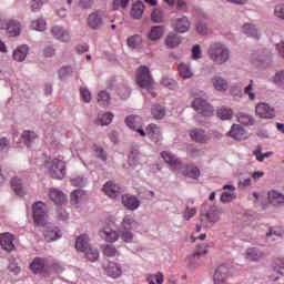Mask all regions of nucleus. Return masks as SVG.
I'll return each instance as SVG.
<instances>
[{"label": "nucleus", "instance_id": "23", "mask_svg": "<svg viewBox=\"0 0 284 284\" xmlns=\"http://www.w3.org/2000/svg\"><path fill=\"white\" fill-rule=\"evenodd\" d=\"M88 199V195L85 194V191L83 190H74L71 193V200L70 203L73 205V207H81L83 205V202Z\"/></svg>", "mask_w": 284, "mask_h": 284}, {"label": "nucleus", "instance_id": "16", "mask_svg": "<svg viewBox=\"0 0 284 284\" xmlns=\"http://www.w3.org/2000/svg\"><path fill=\"white\" fill-rule=\"evenodd\" d=\"M51 34L57 41H61L62 43H68V41H70V30L64 27L53 26L51 28Z\"/></svg>", "mask_w": 284, "mask_h": 284}, {"label": "nucleus", "instance_id": "25", "mask_svg": "<svg viewBox=\"0 0 284 284\" xmlns=\"http://www.w3.org/2000/svg\"><path fill=\"white\" fill-rule=\"evenodd\" d=\"M28 52H30V47L28 44H21L16 50H13V61H18V63H22V61H26V58L28 57Z\"/></svg>", "mask_w": 284, "mask_h": 284}, {"label": "nucleus", "instance_id": "64", "mask_svg": "<svg viewBox=\"0 0 284 284\" xmlns=\"http://www.w3.org/2000/svg\"><path fill=\"white\" fill-rule=\"evenodd\" d=\"M274 14L278 17V19L284 20V3H280L275 7Z\"/></svg>", "mask_w": 284, "mask_h": 284}, {"label": "nucleus", "instance_id": "35", "mask_svg": "<svg viewBox=\"0 0 284 284\" xmlns=\"http://www.w3.org/2000/svg\"><path fill=\"white\" fill-rule=\"evenodd\" d=\"M144 11H145V4L143 3V1L138 0L132 6L131 17H133V19H141V17H143Z\"/></svg>", "mask_w": 284, "mask_h": 284}, {"label": "nucleus", "instance_id": "7", "mask_svg": "<svg viewBox=\"0 0 284 284\" xmlns=\"http://www.w3.org/2000/svg\"><path fill=\"white\" fill-rule=\"evenodd\" d=\"M192 108L197 114H202V116H212L214 114V108L203 98H195L192 102Z\"/></svg>", "mask_w": 284, "mask_h": 284}, {"label": "nucleus", "instance_id": "17", "mask_svg": "<svg viewBox=\"0 0 284 284\" xmlns=\"http://www.w3.org/2000/svg\"><path fill=\"white\" fill-rule=\"evenodd\" d=\"M100 236L101 239H103V241H105L106 243H116V241H119V239H121L120 233H118L116 230L110 227V226H104L101 231H100Z\"/></svg>", "mask_w": 284, "mask_h": 284}, {"label": "nucleus", "instance_id": "48", "mask_svg": "<svg viewBox=\"0 0 284 284\" xmlns=\"http://www.w3.org/2000/svg\"><path fill=\"white\" fill-rule=\"evenodd\" d=\"M272 268L281 276H284V256H278L273 261Z\"/></svg>", "mask_w": 284, "mask_h": 284}, {"label": "nucleus", "instance_id": "51", "mask_svg": "<svg viewBox=\"0 0 284 284\" xmlns=\"http://www.w3.org/2000/svg\"><path fill=\"white\" fill-rule=\"evenodd\" d=\"M163 281H164V276H163V273L161 272L146 276V282L149 284H163Z\"/></svg>", "mask_w": 284, "mask_h": 284}, {"label": "nucleus", "instance_id": "20", "mask_svg": "<svg viewBox=\"0 0 284 284\" xmlns=\"http://www.w3.org/2000/svg\"><path fill=\"white\" fill-rule=\"evenodd\" d=\"M163 161L170 165L173 170H181V159L176 158L174 153L170 151H163L161 153Z\"/></svg>", "mask_w": 284, "mask_h": 284}, {"label": "nucleus", "instance_id": "19", "mask_svg": "<svg viewBox=\"0 0 284 284\" xmlns=\"http://www.w3.org/2000/svg\"><path fill=\"white\" fill-rule=\"evenodd\" d=\"M104 272L106 276H110L111 278H119L121 274H123V268L121 264L116 262H109L104 265Z\"/></svg>", "mask_w": 284, "mask_h": 284}, {"label": "nucleus", "instance_id": "21", "mask_svg": "<svg viewBox=\"0 0 284 284\" xmlns=\"http://www.w3.org/2000/svg\"><path fill=\"white\" fill-rule=\"evenodd\" d=\"M122 205H124L126 210L134 212V210H139V206L141 205V201H139V197L134 195L125 194V195H122Z\"/></svg>", "mask_w": 284, "mask_h": 284}, {"label": "nucleus", "instance_id": "43", "mask_svg": "<svg viewBox=\"0 0 284 284\" xmlns=\"http://www.w3.org/2000/svg\"><path fill=\"white\" fill-rule=\"evenodd\" d=\"M11 187L18 196H23V194H26V189L23 187V183L19 178H13L11 180Z\"/></svg>", "mask_w": 284, "mask_h": 284}, {"label": "nucleus", "instance_id": "52", "mask_svg": "<svg viewBox=\"0 0 284 284\" xmlns=\"http://www.w3.org/2000/svg\"><path fill=\"white\" fill-rule=\"evenodd\" d=\"M22 140L26 145H32V143L37 141V133H34V131H24L22 133Z\"/></svg>", "mask_w": 284, "mask_h": 284}, {"label": "nucleus", "instance_id": "10", "mask_svg": "<svg viewBox=\"0 0 284 284\" xmlns=\"http://www.w3.org/2000/svg\"><path fill=\"white\" fill-rule=\"evenodd\" d=\"M200 221L203 227H214L215 223L221 221V212L216 209H211L206 214L201 215Z\"/></svg>", "mask_w": 284, "mask_h": 284}, {"label": "nucleus", "instance_id": "44", "mask_svg": "<svg viewBox=\"0 0 284 284\" xmlns=\"http://www.w3.org/2000/svg\"><path fill=\"white\" fill-rule=\"evenodd\" d=\"M143 43V38L139 34H134L128 38L126 45L129 48H132V50H138V48H141Z\"/></svg>", "mask_w": 284, "mask_h": 284}, {"label": "nucleus", "instance_id": "18", "mask_svg": "<svg viewBox=\"0 0 284 284\" xmlns=\"http://www.w3.org/2000/svg\"><path fill=\"white\" fill-rule=\"evenodd\" d=\"M103 192L106 194V196H109V199H119L123 191L119 184L109 181L103 185Z\"/></svg>", "mask_w": 284, "mask_h": 284}, {"label": "nucleus", "instance_id": "4", "mask_svg": "<svg viewBox=\"0 0 284 284\" xmlns=\"http://www.w3.org/2000/svg\"><path fill=\"white\" fill-rule=\"evenodd\" d=\"M136 85L141 88L143 91L149 92L152 99H156V91H154V79L150 74V72H140L135 78Z\"/></svg>", "mask_w": 284, "mask_h": 284}, {"label": "nucleus", "instance_id": "56", "mask_svg": "<svg viewBox=\"0 0 284 284\" xmlns=\"http://www.w3.org/2000/svg\"><path fill=\"white\" fill-rule=\"evenodd\" d=\"M196 207L190 206V204H186V207L183 212V217L185 221H190L191 219H194L196 216Z\"/></svg>", "mask_w": 284, "mask_h": 284}, {"label": "nucleus", "instance_id": "1", "mask_svg": "<svg viewBox=\"0 0 284 284\" xmlns=\"http://www.w3.org/2000/svg\"><path fill=\"white\" fill-rule=\"evenodd\" d=\"M32 159H34L37 165H43L47 170L48 175L55 181H63L68 174V165L65 161L59 158H45L42 152L39 153V158L34 156L32 153Z\"/></svg>", "mask_w": 284, "mask_h": 284}, {"label": "nucleus", "instance_id": "30", "mask_svg": "<svg viewBox=\"0 0 284 284\" xmlns=\"http://www.w3.org/2000/svg\"><path fill=\"white\" fill-rule=\"evenodd\" d=\"M30 270L33 274H43L45 272V260L36 257L30 264Z\"/></svg>", "mask_w": 284, "mask_h": 284}, {"label": "nucleus", "instance_id": "27", "mask_svg": "<svg viewBox=\"0 0 284 284\" xmlns=\"http://www.w3.org/2000/svg\"><path fill=\"white\" fill-rule=\"evenodd\" d=\"M87 23L88 27L91 28V30H99V28L103 26V18H101V14L93 12L89 14Z\"/></svg>", "mask_w": 284, "mask_h": 284}, {"label": "nucleus", "instance_id": "41", "mask_svg": "<svg viewBox=\"0 0 284 284\" xmlns=\"http://www.w3.org/2000/svg\"><path fill=\"white\" fill-rule=\"evenodd\" d=\"M274 152L268 151L263 153V148L261 145H258L254 151H253V156H255L256 161H258V163H263V161H265V159H270V156H273Z\"/></svg>", "mask_w": 284, "mask_h": 284}, {"label": "nucleus", "instance_id": "34", "mask_svg": "<svg viewBox=\"0 0 284 284\" xmlns=\"http://www.w3.org/2000/svg\"><path fill=\"white\" fill-rule=\"evenodd\" d=\"M139 223L134 219V215H125L121 222V230H136Z\"/></svg>", "mask_w": 284, "mask_h": 284}, {"label": "nucleus", "instance_id": "62", "mask_svg": "<svg viewBox=\"0 0 284 284\" xmlns=\"http://www.w3.org/2000/svg\"><path fill=\"white\" fill-rule=\"evenodd\" d=\"M71 183L75 187H83V185L88 183V179H85L84 176H75L71 179Z\"/></svg>", "mask_w": 284, "mask_h": 284}, {"label": "nucleus", "instance_id": "5", "mask_svg": "<svg viewBox=\"0 0 284 284\" xmlns=\"http://www.w3.org/2000/svg\"><path fill=\"white\" fill-rule=\"evenodd\" d=\"M171 28L178 34H185V32H190L192 28V22L187 16L175 17L171 21Z\"/></svg>", "mask_w": 284, "mask_h": 284}, {"label": "nucleus", "instance_id": "63", "mask_svg": "<svg viewBox=\"0 0 284 284\" xmlns=\"http://www.w3.org/2000/svg\"><path fill=\"white\" fill-rule=\"evenodd\" d=\"M273 83L281 88L284 84V72L275 73V77L273 78Z\"/></svg>", "mask_w": 284, "mask_h": 284}, {"label": "nucleus", "instance_id": "13", "mask_svg": "<svg viewBox=\"0 0 284 284\" xmlns=\"http://www.w3.org/2000/svg\"><path fill=\"white\" fill-rule=\"evenodd\" d=\"M44 239L47 243H52V241H59L61 236H63V233H61V230L59 227L50 224L47 222L44 225Z\"/></svg>", "mask_w": 284, "mask_h": 284}, {"label": "nucleus", "instance_id": "58", "mask_svg": "<svg viewBox=\"0 0 284 284\" xmlns=\"http://www.w3.org/2000/svg\"><path fill=\"white\" fill-rule=\"evenodd\" d=\"M151 20L153 23H163V11L161 9H154L151 13Z\"/></svg>", "mask_w": 284, "mask_h": 284}, {"label": "nucleus", "instance_id": "54", "mask_svg": "<svg viewBox=\"0 0 284 284\" xmlns=\"http://www.w3.org/2000/svg\"><path fill=\"white\" fill-rule=\"evenodd\" d=\"M237 121L242 125H253L254 124V118L247 113H240L237 115Z\"/></svg>", "mask_w": 284, "mask_h": 284}, {"label": "nucleus", "instance_id": "14", "mask_svg": "<svg viewBox=\"0 0 284 284\" xmlns=\"http://www.w3.org/2000/svg\"><path fill=\"white\" fill-rule=\"evenodd\" d=\"M49 199L54 205H65V203H68V195L57 187L49 190Z\"/></svg>", "mask_w": 284, "mask_h": 284}, {"label": "nucleus", "instance_id": "55", "mask_svg": "<svg viewBox=\"0 0 284 284\" xmlns=\"http://www.w3.org/2000/svg\"><path fill=\"white\" fill-rule=\"evenodd\" d=\"M120 236L124 243H132L134 241V234L132 233V230L121 229Z\"/></svg>", "mask_w": 284, "mask_h": 284}, {"label": "nucleus", "instance_id": "45", "mask_svg": "<svg viewBox=\"0 0 284 284\" xmlns=\"http://www.w3.org/2000/svg\"><path fill=\"white\" fill-rule=\"evenodd\" d=\"M48 23L43 18H37L31 21L30 28L31 30H36L37 32H44Z\"/></svg>", "mask_w": 284, "mask_h": 284}, {"label": "nucleus", "instance_id": "22", "mask_svg": "<svg viewBox=\"0 0 284 284\" xmlns=\"http://www.w3.org/2000/svg\"><path fill=\"white\" fill-rule=\"evenodd\" d=\"M224 192L221 195L222 203H232L236 199V186L226 184L223 186Z\"/></svg>", "mask_w": 284, "mask_h": 284}, {"label": "nucleus", "instance_id": "42", "mask_svg": "<svg viewBox=\"0 0 284 284\" xmlns=\"http://www.w3.org/2000/svg\"><path fill=\"white\" fill-rule=\"evenodd\" d=\"M114 120V113L103 112L98 114V125H110Z\"/></svg>", "mask_w": 284, "mask_h": 284}, {"label": "nucleus", "instance_id": "26", "mask_svg": "<svg viewBox=\"0 0 284 284\" xmlns=\"http://www.w3.org/2000/svg\"><path fill=\"white\" fill-rule=\"evenodd\" d=\"M192 141L196 143H207L210 141V135L205 133L203 129H193L190 132Z\"/></svg>", "mask_w": 284, "mask_h": 284}, {"label": "nucleus", "instance_id": "60", "mask_svg": "<svg viewBox=\"0 0 284 284\" xmlns=\"http://www.w3.org/2000/svg\"><path fill=\"white\" fill-rule=\"evenodd\" d=\"M118 97H120V99H122L123 101H125V99H130V88L128 87H119L118 88Z\"/></svg>", "mask_w": 284, "mask_h": 284}, {"label": "nucleus", "instance_id": "2", "mask_svg": "<svg viewBox=\"0 0 284 284\" xmlns=\"http://www.w3.org/2000/svg\"><path fill=\"white\" fill-rule=\"evenodd\" d=\"M207 54L215 65H225L232 57V51H230V47L225 43L214 42L210 44Z\"/></svg>", "mask_w": 284, "mask_h": 284}, {"label": "nucleus", "instance_id": "24", "mask_svg": "<svg viewBox=\"0 0 284 284\" xmlns=\"http://www.w3.org/2000/svg\"><path fill=\"white\" fill-rule=\"evenodd\" d=\"M229 136L234 139L235 141H243L247 139V134L245 133V129L239 124H233L231 130L229 131Z\"/></svg>", "mask_w": 284, "mask_h": 284}, {"label": "nucleus", "instance_id": "11", "mask_svg": "<svg viewBox=\"0 0 284 284\" xmlns=\"http://www.w3.org/2000/svg\"><path fill=\"white\" fill-rule=\"evenodd\" d=\"M265 256H267V253L258 247L246 248L244 253L245 261H248L250 263H261Z\"/></svg>", "mask_w": 284, "mask_h": 284}, {"label": "nucleus", "instance_id": "12", "mask_svg": "<svg viewBox=\"0 0 284 284\" xmlns=\"http://www.w3.org/2000/svg\"><path fill=\"white\" fill-rule=\"evenodd\" d=\"M145 136H149L155 145H161V141H163V133L161 132V128L154 123H151L145 129Z\"/></svg>", "mask_w": 284, "mask_h": 284}, {"label": "nucleus", "instance_id": "50", "mask_svg": "<svg viewBox=\"0 0 284 284\" xmlns=\"http://www.w3.org/2000/svg\"><path fill=\"white\" fill-rule=\"evenodd\" d=\"M266 236L267 239L276 241L283 237V231L280 227L273 226L268 230V232H266Z\"/></svg>", "mask_w": 284, "mask_h": 284}, {"label": "nucleus", "instance_id": "3", "mask_svg": "<svg viewBox=\"0 0 284 284\" xmlns=\"http://www.w3.org/2000/svg\"><path fill=\"white\" fill-rule=\"evenodd\" d=\"M33 223L39 227L48 225V205L42 201L32 205Z\"/></svg>", "mask_w": 284, "mask_h": 284}, {"label": "nucleus", "instance_id": "31", "mask_svg": "<svg viewBox=\"0 0 284 284\" xmlns=\"http://www.w3.org/2000/svg\"><path fill=\"white\" fill-rule=\"evenodd\" d=\"M101 250L103 255L108 258H116L121 256V252H119V250H116V246H114L113 244H103L101 246Z\"/></svg>", "mask_w": 284, "mask_h": 284}, {"label": "nucleus", "instance_id": "40", "mask_svg": "<svg viewBox=\"0 0 284 284\" xmlns=\"http://www.w3.org/2000/svg\"><path fill=\"white\" fill-rule=\"evenodd\" d=\"M151 114L153 119L156 121H161V119H165V106L161 104H153L151 108Z\"/></svg>", "mask_w": 284, "mask_h": 284}, {"label": "nucleus", "instance_id": "46", "mask_svg": "<svg viewBox=\"0 0 284 284\" xmlns=\"http://www.w3.org/2000/svg\"><path fill=\"white\" fill-rule=\"evenodd\" d=\"M129 165L131 168H136V165H141V153L139 150L133 149L129 154Z\"/></svg>", "mask_w": 284, "mask_h": 284}, {"label": "nucleus", "instance_id": "38", "mask_svg": "<svg viewBox=\"0 0 284 284\" xmlns=\"http://www.w3.org/2000/svg\"><path fill=\"white\" fill-rule=\"evenodd\" d=\"M165 45L171 50L181 45V38L176 33H169L165 39Z\"/></svg>", "mask_w": 284, "mask_h": 284}, {"label": "nucleus", "instance_id": "9", "mask_svg": "<svg viewBox=\"0 0 284 284\" xmlns=\"http://www.w3.org/2000/svg\"><path fill=\"white\" fill-rule=\"evenodd\" d=\"M125 124L130 130H133L139 136H145V130H143V119L139 115H129L125 119Z\"/></svg>", "mask_w": 284, "mask_h": 284}, {"label": "nucleus", "instance_id": "8", "mask_svg": "<svg viewBox=\"0 0 284 284\" xmlns=\"http://www.w3.org/2000/svg\"><path fill=\"white\" fill-rule=\"evenodd\" d=\"M255 114L260 119H275L276 118V110L274 106L270 105L268 103L262 102L255 105Z\"/></svg>", "mask_w": 284, "mask_h": 284}, {"label": "nucleus", "instance_id": "61", "mask_svg": "<svg viewBox=\"0 0 284 284\" xmlns=\"http://www.w3.org/2000/svg\"><path fill=\"white\" fill-rule=\"evenodd\" d=\"M162 85H164V88H169V90H176V88H179L176 81L170 78L162 79Z\"/></svg>", "mask_w": 284, "mask_h": 284}, {"label": "nucleus", "instance_id": "49", "mask_svg": "<svg viewBox=\"0 0 284 284\" xmlns=\"http://www.w3.org/2000/svg\"><path fill=\"white\" fill-rule=\"evenodd\" d=\"M85 254V258L89 260L91 263H94L95 261H99V250L89 246L87 251H83Z\"/></svg>", "mask_w": 284, "mask_h": 284}, {"label": "nucleus", "instance_id": "39", "mask_svg": "<svg viewBox=\"0 0 284 284\" xmlns=\"http://www.w3.org/2000/svg\"><path fill=\"white\" fill-rule=\"evenodd\" d=\"M242 32L246 34V37H252L253 39H258V37H261L258 29L252 23H245L242 28Z\"/></svg>", "mask_w": 284, "mask_h": 284}, {"label": "nucleus", "instance_id": "59", "mask_svg": "<svg viewBox=\"0 0 284 284\" xmlns=\"http://www.w3.org/2000/svg\"><path fill=\"white\" fill-rule=\"evenodd\" d=\"M191 54L194 61H197V59H203V51L201 50V45L199 44L193 45L191 50Z\"/></svg>", "mask_w": 284, "mask_h": 284}, {"label": "nucleus", "instance_id": "36", "mask_svg": "<svg viewBox=\"0 0 284 284\" xmlns=\"http://www.w3.org/2000/svg\"><path fill=\"white\" fill-rule=\"evenodd\" d=\"M97 101L100 108H109V105L112 103V97H110L108 91H100L98 93Z\"/></svg>", "mask_w": 284, "mask_h": 284}, {"label": "nucleus", "instance_id": "6", "mask_svg": "<svg viewBox=\"0 0 284 284\" xmlns=\"http://www.w3.org/2000/svg\"><path fill=\"white\" fill-rule=\"evenodd\" d=\"M232 276V266L230 264H222L217 266L213 275L214 284H227V278Z\"/></svg>", "mask_w": 284, "mask_h": 284}, {"label": "nucleus", "instance_id": "57", "mask_svg": "<svg viewBox=\"0 0 284 284\" xmlns=\"http://www.w3.org/2000/svg\"><path fill=\"white\" fill-rule=\"evenodd\" d=\"M80 97L84 103H90V101H92V93L85 87L80 88Z\"/></svg>", "mask_w": 284, "mask_h": 284}, {"label": "nucleus", "instance_id": "37", "mask_svg": "<svg viewBox=\"0 0 284 284\" xmlns=\"http://www.w3.org/2000/svg\"><path fill=\"white\" fill-rule=\"evenodd\" d=\"M7 34L9 37H19V34H21V23L9 21L7 24Z\"/></svg>", "mask_w": 284, "mask_h": 284}, {"label": "nucleus", "instance_id": "32", "mask_svg": "<svg viewBox=\"0 0 284 284\" xmlns=\"http://www.w3.org/2000/svg\"><path fill=\"white\" fill-rule=\"evenodd\" d=\"M90 237L85 234L80 235L75 241L78 252H87L90 248Z\"/></svg>", "mask_w": 284, "mask_h": 284}, {"label": "nucleus", "instance_id": "53", "mask_svg": "<svg viewBox=\"0 0 284 284\" xmlns=\"http://www.w3.org/2000/svg\"><path fill=\"white\" fill-rule=\"evenodd\" d=\"M233 115L234 112L232 111V109L229 108H221L217 111V116L222 119V121H230V119H232Z\"/></svg>", "mask_w": 284, "mask_h": 284}, {"label": "nucleus", "instance_id": "28", "mask_svg": "<svg viewBox=\"0 0 284 284\" xmlns=\"http://www.w3.org/2000/svg\"><path fill=\"white\" fill-rule=\"evenodd\" d=\"M163 34H165V27L153 26L148 33V39H150V41H159L163 39Z\"/></svg>", "mask_w": 284, "mask_h": 284}, {"label": "nucleus", "instance_id": "47", "mask_svg": "<svg viewBox=\"0 0 284 284\" xmlns=\"http://www.w3.org/2000/svg\"><path fill=\"white\" fill-rule=\"evenodd\" d=\"M183 176H187V179H194L195 181L201 176V170L196 166L189 165L183 171Z\"/></svg>", "mask_w": 284, "mask_h": 284}, {"label": "nucleus", "instance_id": "15", "mask_svg": "<svg viewBox=\"0 0 284 284\" xmlns=\"http://www.w3.org/2000/svg\"><path fill=\"white\" fill-rule=\"evenodd\" d=\"M0 245L4 252H14L17 250L14 246V235H12V233H1Z\"/></svg>", "mask_w": 284, "mask_h": 284}, {"label": "nucleus", "instance_id": "33", "mask_svg": "<svg viewBox=\"0 0 284 284\" xmlns=\"http://www.w3.org/2000/svg\"><path fill=\"white\" fill-rule=\"evenodd\" d=\"M268 196V202L271 203V205H283L284 203V194L278 192V191H268L267 193Z\"/></svg>", "mask_w": 284, "mask_h": 284}, {"label": "nucleus", "instance_id": "29", "mask_svg": "<svg viewBox=\"0 0 284 284\" xmlns=\"http://www.w3.org/2000/svg\"><path fill=\"white\" fill-rule=\"evenodd\" d=\"M212 84H213V88L217 92H227V90L230 88V83L227 82V80H225V78L219 77V75H216L212 79Z\"/></svg>", "mask_w": 284, "mask_h": 284}]
</instances>
